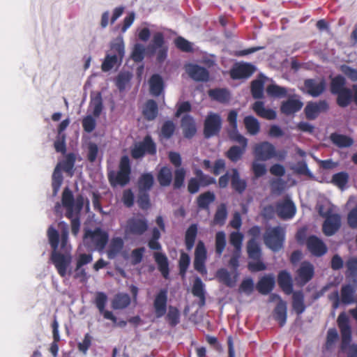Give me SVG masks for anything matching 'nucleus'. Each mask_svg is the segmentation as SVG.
<instances>
[{
  "label": "nucleus",
  "instance_id": "nucleus-21",
  "mask_svg": "<svg viewBox=\"0 0 357 357\" xmlns=\"http://www.w3.org/2000/svg\"><path fill=\"white\" fill-rule=\"evenodd\" d=\"M329 108L326 100L310 102L305 107V114L308 120L315 119L320 113L326 112Z\"/></svg>",
  "mask_w": 357,
  "mask_h": 357
},
{
  "label": "nucleus",
  "instance_id": "nucleus-24",
  "mask_svg": "<svg viewBox=\"0 0 357 357\" xmlns=\"http://www.w3.org/2000/svg\"><path fill=\"white\" fill-rule=\"evenodd\" d=\"M186 72L196 82H207L209 79L208 70L197 64H189L186 67Z\"/></svg>",
  "mask_w": 357,
  "mask_h": 357
},
{
  "label": "nucleus",
  "instance_id": "nucleus-63",
  "mask_svg": "<svg viewBox=\"0 0 357 357\" xmlns=\"http://www.w3.org/2000/svg\"><path fill=\"white\" fill-rule=\"evenodd\" d=\"M174 44L176 47L184 52H192V47L191 43L181 36L177 37L174 40Z\"/></svg>",
  "mask_w": 357,
  "mask_h": 357
},
{
  "label": "nucleus",
  "instance_id": "nucleus-5",
  "mask_svg": "<svg viewBox=\"0 0 357 357\" xmlns=\"http://www.w3.org/2000/svg\"><path fill=\"white\" fill-rule=\"evenodd\" d=\"M346 79L341 75L331 79L330 90L332 94L337 95V104L341 107H347L353 98L352 91L347 88Z\"/></svg>",
  "mask_w": 357,
  "mask_h": 357
},
{
  "label": "nucleus",
  "instance_id": "nucleus-33",
  "mask_svg": "<svg viewBox=\"0 0 357 357\" xmlns=\"http://www.w3.org/2000/svg\"><path fill=\"white\" fill-rule=\"evenodd\" d=\"M252 108L259 117L268 120H274L277 116L276 112L273 109L265 108L264 103L262 101H256L252 105Z\"/></svg>",
  "mask_w": 357,
  "mask_h": 357
},
{
  "label": "nucleus",
  "instance_id": "nucleus-60",
  "mask_svg": "<svg viewBox=\"0 0 357 357\" xmlns=\"http://www.w3.org/2000/svg\"><path fill=\"white\" fill-rule=\"evenodd\" d=\"M347 276L354 278L353 283L357 286V258H352L347 261Z\"/></svg>",
  "mask_w": 357,
  "mask_h": 357
},
{
  "label": "nucleus",
  "instance_id": "nucleus-48",
  "mask_svg": "<svg viewBox=\"0 0 357 357\" xmlns=\"http://www.w3.org/2000/svg\"><path fill=\"white\" fill-rule=\"evenodd\" d=\"M75 160V155L73 153H69L66 155L65 159L57 165H59V167L61 166L65 172L72 176Z\"/></svg>",
  "mask_w": 357,
  "mask_h": 357
},
{
  "label": "nucleus",
  "instance_id": "nucleus-29",
  "mask_svg": "<svg viewBox=\"0 0 357 357\" xmlns=\"http://www.w3.org/2000/svg\"><path fill=\"white\" fill-rule=\"evenodd\" d=\"M181 128L185 138L191 139L197 132V128L194 119L190 115H185L181 119Z\"/></svg>",
  "mask_w": 357,
  "mask_h": 357
},
{
  "label": "nucleus",
  "instance_id": "nucleus-32",
  "mask_svg": "<svg viewBox=\"0 0 357 357\" xmlns=\"http://www.w3.org/2000/svg\"><path fill=\"white\" fill-rule=\"evenodd\" d=\"M265 78L266 77L261 74L257 79L251 82L250 91L253 98L261 99L264 98Z\"/></svg>",
  "mask_w": 357,
  "mask_h": 357
},
{
  "label": "nucleus",
  "instance_id": "nucleus-3",
  "mask_svg": "<svg viewBox=\"0 0 357 357\" xmlns=\"http://www.w3.org/2000/svg\"><path fill=\"white\" fill-rule=\"evenodd\" d=\"M337 326L341 333L340 350L346 351L348 350V357H357V345L351 344L352 340L351 327L349 324V319L345 312H341L337 319Z\"/></svg>",
  "mask_w": 357,
  "mask_h": 357
},
{
  "label": "nucleus",
  "instance_id": "nucleus-6",
  "mask_svg": "<svg viewBox=\"0 0 357 357\" xmlns=\"http://www.w3.org/2000/svg\"><path fill=\"white\" fill-rule=\"evenodd\" d=\"M84 197L78 195L74 198L73 192L68 188H65L61 196V203L66 209V217L72 218L74 215H79L84 206Z\"/></svg>",
  "mask_w": 357,
  "mask_h": 357
},
{
  "label": "nucleus",
  "instance_id": "nucleus-42",
  "mask_svg": "<svg viewBox=\"0 0 357 357\" xmlns=\"http://www.w3.org/2000/svg\"><path fill=\"white\" fill-rule=\"evenodd\" d=\"M274 319L278 322L280 327L284 326L287 321V304L280 301L274 310Z\"/></svg>",
  "mask_w": 357,
  "mask_h": 357
},
{
  "label": "nucleus",
  "instance_id": "nucleus-57",
  "mask_svg": "<svg viewBox=\"0 0 357 357\" xmlns=\"http://www.w3.org/2000/svg\"><path fill=\"white\" fill-rule=\"evenodd\" d=\"M190 263V258L185 252H181L178 261L179 274L181 277H185L187 270Z\"/></svg>",
  "mask_w": 357,
  "mask_h": 357
},
{
  "label": "nucleus",
  "instance_id": "nucleus-20",
  "mask_svg": "<svg viewBox=\"0 0 357 357\" xmlns=\"http://www.w3.org/2000/svg\"><path fill=\"white\" fill-rule=\"evenodd\" d=\"M341 227V216L338 213H332L325 218L322 225V231L326 236L334 235Z\"/></svg>",
  "mask_w": 357,
  "mask_h": 357
},
{
  "label": "nucleus",
  "instance_id": "nucleus-9",
  "mask_svg": "<svg viewBox=\"0 0 357 357\" xmlns=\"http://www.w3.org/2000/svg\"><path fill=\"white\" fill-rule=\"evenodd\" d=\"M109 239L108 234L97 227L93 231L86 229L84 235V244L89 248L102 250L106 246Z\"/></svg>",
  "mask_w": 357,
  "mask_h": 357
},
{
  "label": "nucleus",
  "instance_id": "nucleus-15",
  "mask_svg": "<svg viewBox=\"0 0 357 357\" xmlns=\"http://www.w3.org/2000/svg\"><path fill=\"white\" fill-rule=\"evenodd\" d=\"M256 71V67L250 63H236L231 68L229 75L232 79H248Z\"/></svg>",
  "mask_w": 357,
  "mask_h": 357
},
{
  "label": "nucleus",
  "instance_id": "nucleus-38",
  "mask_svg": "<svg viewBox=\"0 0 357 357\" xmlns=\"http://www.w3.org/2000/svg\"><path fill=\"white\" fill-rule=\"evenodd\" d=\"M124 243L121 237H114L111 240L107 254L109 259L115 258L123 250Z\"/></svg>",
  "mask_w": 357,
  "mask_h": 357
},
{
  "label": "nucleus",
  "instance_id": "nucleus-30",
  "mask_svg": "<svg viewBox=\"0 0 357 357\" xmlns=\"http://www.w3.org/2000/svg\"><path fill=\"white\" fill-rule=\"evenodd\" d=\"M231 186L236 192L240 195L243 194L247 188L246 181L241 178L240 174L236 168L231 169Z\"/></svg>",
  "mask_w": 357,
  "mask_h": 357
},
{
  "label": "nucleus",
  "instance_id": "nucleus-14",
  "mask_svg": "<svg viewBox=\"0 0 357 357\" xmlns=\"http://www.w3.org/2000/svg\"><path fill=\"white\" fill-rule=\"evenodd\" d=\"M222 128V119L220 114L210 112L204 122V136L206 139L218 135Z\"/></svg>",
  "mask_w": 357,
  "mask_h": 357
},
{
  "label": "nucleus",
  "instance_id": "nucleus-23",
  "mask_svg": "<svg viewBox=\"0 0 357 357\" xmlns=\"http://www.w3.org/2000/svg\"><path fill=\"white\" fill-rule=\"evenodd\" d=\"M304 86L308 94L312 97H318L325 91L326 82L324 78L319 80L307 79L304 82Z\"/></svg>",
  "mask_w": 357,
  "mask_h": 357
},
{
  "label": "nucleus",
  "instance_id": "nucleus-39",
  "mask_svg": "<svg viewBox=\"0 0 357 357\" xmlns=\"http://www.w3.org/2000/svg\"><path fill=\"white\" fill-rule=\"evenodd\" d=\"M248 257L253 260H259L261 257V250L255 238H250L246 245Z\"/></svg>",
  "mask_w": 357,
  "mask_h": 357
},
{
  "label": "nucleus",
  "instance_id": "nucleus-51",
  "mask_svg": "<svg viewBox=\"0 0 357 357\" xmlns=\"http://www.w3.org/2000/svg\"><path fill=\"white\" fill-rule=\"evenodd\" d=\"M63 183V176L61 172L59 167V165H56L55 167L52 178V187L53 191V195L55 196L57 195L61 185Z\"/></svg>",
  "mask_w": 357,
  "mask_h": 357
},
{
  "label": "nucleus",
  "instance_id": "nucleus-45",
  "mask_svg": "<svg viewBox=\"0 0 357 357\" xmlns=\"http://www.w3.org/2000/svg\"><path fill=\"white\" fill-rule=\"evenodd\" d=\"M215 199V194L211 191H207L200 194L197 199V204L199 208L208 209L210 204Z\"/></svg>",
  "mask_w": 357,
  "mask_h": 357
},
{
  "label": "nucleus",
  "instance_id": "nucleus-43",
  "mask_svg": "<svg viewBox=\"0 0 357 357\" xmlns=\"http://www.w3.org/2000/svg\"><path fill=\"white\" fill-rule=\"evenodd\" d=\"M158 107L156 102L153 100H149L144 107L143 115L148 121L154 120L158 116Z\"/></svg>",
  "mask_w": 357,
  "mask_h": 357
},
{
  "label": "nucleus",
  "instance_id": "nucleus-64",
  "mask_svg": "<svg viewBox=\"0 0 357 357\" xmlns=\"http://www.w3.org/2000/svg\"><path fill=\"white\" fill-rule=\"evenodd\" d=\"M145 48L141 44H136L134 46L131 54V58L135 62H141L144 58Z\"/></svg>",
  "mask_w": 357,
  "mask_h": 357
},
{
  "label": "nucleus",
  "instance_id": "nucleus-31",
  "mask_svg": "<svg viewBox=\"0 0 357 357\" xmlns=\"http://www.w3.org/2000/svg\"><path fill=\"white\" fill-rule=\"evenodd\" d=\"M208 95L211 100L223 104L228 102L231 98L229 91L225 88L209 89L208 91Z\"/></svg>",
  "mask_w": 357,
  "mask_h": 357
},
{
  "label": "nucleus",
  "instance_id": "nucleus-61",
  "mask_svg": "<svg viewBox=\"0 0 357 357\" xmlns=\"http://www.w3.org/2000/svg\"><path fill=\"white\" fill-rule=\"evenodd\" d=\"M339 335L337 330L335 328H329L327 331L326 340L325 347L326 349H331L334 344L337 341Z\"/></svg>",
  "mask_w": 357,
  "mask_h": 357
},
{
  "label": "nucleus",
  "instance_id": "nucleus-58",
  "mask_svg": "<svg viewBox=\"0 0 357 357\" xmlns=\"http://www.w3.org/2000/svg\"><path fill=\"white\" fill-rule=\"evenodd\" d=\"M243 235L238 231H233L229 235V243L235 248L236 252L241 250Z\"/></svg>",
  "mask_w": 357,
  "mask_h": 357
},
{
  "label": "nucleus",
  "instance_id": "nucleus-37",
  "mask_svg": "<svg viewBox=\"0 0 357 357\" xmlns=\"http://www.w3.org/2000/svg\"><path fill=\"white\" fill-rule=\"evenodd\" d=\"M157 180L160 186H169L172 181V169L167 166L161 167L157 174Z\"/></svg>",
  "mask_w": 357,
  "mask_h": 357
},
{
  "label": "nucleus",
  "instance_id": "nucleus-28",
  "mask_svg": "<svg viewBox=\"0 0 357 357\" xmlns=\"http://www.w3.org/2000/svg\"><path fill=\"white\" fill-rule=\"evenodd\" d=\"M275 284V281L273 275H265L258 281L256 288L261 294L266 295L273 290Z\"/></svg>",
  "mask_w": 357,
  "mask_h": 357
},
{
  "label": "nucleus",
  "instance_id": "nucleus-62",
  "mask_svg": "<svg viewBox=\"0 0 357 357\" xmlns=\"http://www.w3.org/2000/svg\"><path fill=\"white\" fill-rule=\"evenodd\" d=\"M216 276L220 282H222L227 287H232L233 282L231 280V274L225 268H220L217 271Z\"/></svg>",
  "mask_w": 357,
  "mask_h": 357
},
{
  "label": "nucleus",
  "instance_id": "nucleus-25",
  "mask_svg": "<svg viewBox=\"0 0 357 357\" xmlns=\"http://www.w3.org/2000/svg\"><path fill=\"white\" fill-rule=\"evenodd\" d=\"M298 280L303 284L307 283L314 276V268L313 265L307 261L301 264L299 268L296 271Z\"/></svg>",
  "mask_w": 357,
  "mask_h": 357
},
{
  "label": "nucleus",
  "instance_id": "nucleus-11",
  "mask_svg": "<svg viewBox=\"0 0 357 357\" xmlns=\"http://www.w3.org/2000/svg\"><path fill=\"white\" fill-rule=\"evenodd\" d=\"M229 139L240 144L239 146H232L226 152V157L231 162H236L238 161L244 154L248 146V139L240 133L233 132L229 137Z\"/></svg>",
  "mask_w": 357,
  "mask_h": 357
},
{
  "label": "nucleus",
  "instance_id": "nucleus-27",
  "mask_svg": "<svg viewBox=\"0 0 357 357\" xmlns=\"http://www.w3.org/2000/svg\"><path fill=\"white\" fill-rule=\"evenodd\" d=\"M153 258L158 265V269L165 279L169 277V261L165 254L160 252L153 253Z\"/></svg>",
  "mask_w": 357,
  "mask_h": 357
},
{
  "label": "nucleus",
  "instance_id": "nucleus-44",
  "mask_svg": "<svg viewBox=\"0 0 357 357\" xmlns=\"http://www.w3.org/2000/svg\"><path fill=\"white\" fill-rule=\"evenodd\" d=\"M154 184V177L151 173L142 174L137 181L138 190L149 191Z\"/></svg>",
  "mask_w": 357,
  "mask_h": 357
},
{
  "label": "nucleus",
  "instance_id": "nucleus-49",
  "mask_svg": "<svg viewBox=\"0 0 357 357\" xmlns=\"http://www.w3.org/2000/svg\"><path fill=\"white\" fill-rule=\"evenodd\" d=\"M349 174L340 172L333 175L331 183L341 190H344L349 182Z\"/></svg>",
  "mask_w": 357,
  "mask_h": 357
},
{
  "label": "nucleus",
  "instance_id": "nucleus-54",
  "mask_svg": "<svg viewBox=\"0 0 357 357\" xmlns=\"http://www.w3.org/2000/svg\"><path fill=\"white\" fill-rule=\"evenodd\" d=\"M266 91L267 94L273 98H282L286 96L287 93L286 88L275 84H269Z\"/></svg>",
  "mask_w": 357,
  "mask_h": 357
},
{
  "label": "nucleus",
  "instance_id": "nucleus-2",
  "mask_svg": "<svg viewBox=\"0 0 357 357\" xmlns=\"http://www.w3.org/2000/svg\"><path fill=\"white\" fill-rule=\"evenodd\" d=\"M278 283L286 294H292V307L295 312L298 315L303 313L306 309L304 294L301 290L293 291L291 275L287 271H281L278 276Z\"/></svg>",
  "mask_w": 357,
  "mask_h": 357
},
{
  "label": "nucleus",
  "instance_id": "nucleus-53",
  "mask_svg": "<svg viewBox=\"0 0 357 357\" xmlns=\"http://www.w3.org/2000/svg\"><path fill=\"white\" fill-rule=\"evenodd\" d=\"M227 217V207L225 204H221L218 206L214 218H213V223L215 225H218L220 226H222L225 223V220Z\"/></svg>",
  "mask_w": 357,
  "mask_h": 357
},
{
  "label": "nucleus",
  "instance_id": "nucleus-8",
  "mask_svg": "<svg viewBox=\"0 0 357 357\" xmlns=\"http://www.w3.org/2000/svg\"><path fill=\"white\" fill-rule=\"evenodd\" d=\"M357 286L347 284L342 286L340 289V297L337 291H335L328 296L330 301L333 302V307L337 309L340 303L344 305H349L355 302L354 294L356 293Z\"/></svg>",
  "mask_w": 357,
  "mask_h": 357
},
{
  "label": "nucleus",
  "instance_id": "nucleus-52",
  "mask_svg": "<svg viewBox=\"0 0 357 357\" xmlns=\"http://www.w3.org/2000/svg\"><path fill=\"white\" fill-rule=\"evenodd\" d=\"M90 106L93 107V116L99 117L103 109L102 96L98 92L94 97H91Z\"/></svg>",
  "mask_w": 357,
  "mask_h": 357
},
{
  "label": "nucleus",
  "instance_id": "nucleus-1",
  "mask_svg": "<svg viewBox=\"0 0 357 357\" xmlns=\"http://www.w3.org/2000/svg\"><path fill=\"white\" fill-rule=\"evenodd\" d=\"M47 237L52 249L50 260L55 266L58 274L64 278L66 276L68 269L72 262V256L69 253L63 254L58 251L59 234L52 226H50L47 229Z\"/></svg>",
  "mask_w": 357,
  "mask_h": 357
},
{
  "label": "nucleus",
  "instance_id": "nucleus-22",
  "mask_svg": "<svg viewBox=\"0 0 357 357\" xmlns=\"http://www.w3.org/2000/svg\"><path fill=\"white\" fill-rule=\"evenodd\" d=\"M275 209L278 217L282 220L291 219L296 213V206L294 202L288 198L278 202Z\"/></svg>",
  "mask_w": 357,
  "mask_h": 357
},
{
  "label": "nucleus",
  "instance_id": "nucleus-18",
  "mask_svg": "<svg viewBox=\"0 0 357 357\" xmlns=\"http://www.w3.org/2000/svg\"><path fill=\"white\" fill-rule=\"evenodd\" d=\"M306 246L309 252L315 257H321L328 251L326 243L315 235H310L307 237Z\"/></svg>",
  "mask_w": 357,
  "mask_h": 357
},
{
  "label": "nucleus",
  "instance_id": "nucleus-55",
  "mask_svg": "<svg viewBox=\"0 0 357 357\" xmlns=\"http://www.w3.org/2000/svg\"><path fill=\"white\" fill-rule=\"evenodd\" d=\"M137 203L141 209H149L151 206L149 191L138 190Z\"/></svg>",
  "mask_w": 357,
  "mask_h": 357
},
{
  "label": "nucleus",
  "instance_id": "nucleus-47",
  "mask_svg": "<svg viewBox=\"0 0 357 357\" xmlns=\"http://www.w3.org/2000/svg\"><path fill=\"white\" fill-rule=\"evenodd\" d=\"M243 123L248 132L252 135H257L260 130L259 121L253 116H247L244 118Z\"/></svg>",
  "mask_w": 357,
  "mask_h": 357
},
{
  "label": "nucleus",
  "instance_id": "nucleus-19",
  "mask_svg": "<svg viewBox=\"0 0 357 357\" xmlns=\"http://www.w3.org/2000/svg\"><path fill=\"white\" fill-rule=\"evenodd\" d=\"M168 291L161 289L155 295L153 301V308L157 318L163 317L167 313Z\"/></svg>",
  "mask_w": 357,
  "mask_h": 357
},
{
  "label": "nucleus",
  "instance_id": "nucleus-4",
  "mask_svg": "<svg viewBox=\"0 0 357 357\" xmlns=\"http://www.w3.org/2000/svg\"><path fill=\"white\" fill-rule=\"evenodd\" d=\"M131 175V165L129 157L123 155L119 162L118 171L111 170L107 173V178L112 187L125 186L129 183Z\"/></svg>",
  "mask_w": 357,
  "mask_h": 357
},
{
  "label": "nucleus",
  "instance_id": "nucleus-16",
  "mask_svg": "<svg viewBox=\"0 0 357 357\" xmlns=\"http://www.w3.org/2000/svg\"><path fill=\"white\" fill-rule=\"evenodd\" d=\"M254 155L257 160L266 161L276 155L275 148L268 142H262L255 146Z\"/></svg>",
  "mask_w": 357,
  "mask_h": 357
},
{
  "label": "nucleus",
  "instance_id": "nucleus-34",
  "mask_svg": "<svg viewBox=\"0 0 357 357\" xmlns=\"http://www.w3.org/2000/svg\"><path fill=\"white\" fill-rule=\"evenodd\" d=\"M331 142L338 148H348L353 145L354 140L351 137L337 132L330 135Z\"/></svg>",
  "mask_w": 357,
  "mask_h": 357
},
{
  "label": "nucleus",
  "instance_id": "nucleus-41",
  "mask_svg": "<svg viewBox=\"0 0 357 357\" xmlns=\"http://www.w3.org/2000/svg\"><path fill=\"white\" fill-rule=\"evenodd\" d=\"M176 131V124L172 120L165 121L159 131L158 135L160 139H169L173 137Z\"/></svg>",
  "mask_w": 357,
  "mask_h": 357
},
{
  "label": "nucleus",
  "instance_id": "nucleus-12",
  "mask_svg": "<svg viewBox=\"0 0 357 357\" xmlns=\"http://www.w3.org/2000/svg\"><path fill=\"white\" fill-rule=\"evenodd\" d=\"M156 144L150 135H146L142 142L134 144L130 150V155L133 159L142 158L146 153L153 155L156 153Z\"/></svg>",
  "mask_w": 357,
  "mask_h": 357
},
{
  "label": "nucleus",
  "instance_id": "nucleus-17",
  "mask_svg": "<svg viewBox=\"0 0 357 357\" xmlns=\"http://www.w3.org/2000/svg\"><path fill=\"white\" fill-rule=\"evenodd\" d=\"M206 258L207 251L205 245L203 241H199L197 244L195 251L194 268L202 275L207 273V270L205 266Z\"/></svg>",
  "mask_w": 357,
  "mask_h": 357
},
{
  "label": "nucleus",
  "instance_id": "nucleus-40",
  "mask_svg": "<svg viewBox=\"0 0 357 357\" xmlns=\"http://www.w3.org/2000/svg\"><path fill=\"white\" fill-rule=\"evenodd\" d=\"M192 294L199 298V305L202 307L205 305L206 298L204 292V284L199 278H196L192 288Z\"/></svg>",
  "mask_w": 357,
  "mask_h": 357
},
{
  "label": "nucleus",
  "instance_id": "nucleus-50",
  "mask_svg": "<svg viewBox=\"0 0 357 357\" xmlns=\"http://www.w3.org/2000/svg\"><path fill=\"white\" fill-rule=\"evenodd\" d=\"M166 320L171 327H175L180 322V312L176 307L169 305L166 315Z\"/></svg>",
  "mask_w": 357,
  "mask_h": 357
},
{
  "label": "nucleus",
  "instance_id": "nucleus-56",
  "mask_svg": "<svg viewBox=\"0 0 357 357\" xmlns=\"http://www.w3.org/2000/svg\"><path fill=\"white\" fill-rule=\"evenodd\" d=\"M215 252L220 257L226 246V236L224 231H218L215 234Z\"/></svg>",
  "mask_w": 357,
  "mask_h": 357
},
{
  "label": "nucleus",
  "instance_id": "nucleus-59",
  "mask_svg": "<svg viewBox=\"0 0 357 357\" xmlns=\"http://www.w3.org/2000/svg\"><path fill=\"white\" fill-rule=\"evenodd\" d=\"M185 170L183 167L177 168L174 171L173 186L174 189H180L184 183Z\"/></svg>",
  "mask_w": 357,
  "mask_h": 357
},
{
  "label": "nucleus",
  "instance_id": "nucleus-13",
  "mask_svg": "<svg viewBox=\"0 0 357 357\" xmlns=\"http://www.w3.org/2000/svg\"><path fill=\"white\" fill-rule=\"evenodd\" d=\"M107 300L108 298L105 293L102 291H97L95 294L94 304L98 308L99 312L102 314L104 319L112 321L114 324L119 327H125L127 325V321L121 320L117 322V318L114 315L112 312L105 310Z\"/></svg>",
  "mask_w": 357,
  "mask_h": 357
},
{
  "label": "nucleus",
  "instance_id": "nucleus-35",
  "mask_svg": "<svg viewBox=\"0 0 357 357\" xmlns=\"http://www.w3.org/2000/svg\"><path fill=\"white\" fill-rule=\"evenodd\" d=\"M130 303L131 299L128 294L118 293L112 301V307L114 310H123L127 308Z\"/></svg>",
  "mask_w": 357,
  "mask_h": 357
},
{
  "label": "nucleus",
  "instance_id": "nucleus-46",
  "mask_svg": "<svg viewBox=\"0 0 357 357\" xmlns=\"http://www.w3.org/2000/svg\"><path fill=\"white\" fill-rule=\"evenodd\" d=\"M197 234V226L196 224H192L187 229L185 235V243L188 250H191L194 247Z\"/></svg>",
  "mask_w": 357,
  "mask_h": 357
},
{
  "label": "nucleus",
  "instance_id": "nucleus-10",
  "mask_svg": "<svg viewBox=\"0 0 357 357\" xmlns=\"http://www.w3.org/2000/svg\"><path fill=\"white\" fill-rule=\"evenodd\" d=\"M266 245L273 251L279 250L284 241V231L280 227H274L266 230L264 235Z\"/></svg>",
  "mask_w": 357,
  "mask_h": 357
},
{
  "label": "nucleus",
  "instance_id": "nucleus-7",
  "mask_svg": "<svg viewBox=\"0 0 357 357\" xmlns=\"http://www.w3.org/2000/svg\"><path fill=\"white\" fill-rule=\"evenodd\" d=\"M149 229V222L146 218L142 214L138 213L128 218L124 227L126 237L141 236Z\"/></svg>",
  "mask_w": 357,
  "mask_h": 357
},
{
  "label": "nucleus",
  "instance_id": "nucleus-26",
  "mask_svg": "<svg viewBox=\"0 0 357 357\" xmlns=\"http://www.w3.org/2000/svg\"><path fill=\"white\" fill-rule=\"evenodd\" d=\"M303 106V103L299 99L289 98L282 102L280 111L282 114L289 116L300 111Z\"/></svg>",
  "mask_w": 357,
  "mask_h": 357
},
{
  "label": "nucleus",
  "instance_id": "nucleus-36",
  "mask_svg": "<svg viewBox=\"0 0 357 357\" xmlns=\"http://www.w3.org/2000/svg\"><path fill=\"white\" fill-rule=\"evenodd\" d=\"M150 92L154 96H159L164 89V82L158 74L153 75L149 79Z\"/></svg>",
  "mask_w": 357,
  "mask_h": 357
}]
</instances>
